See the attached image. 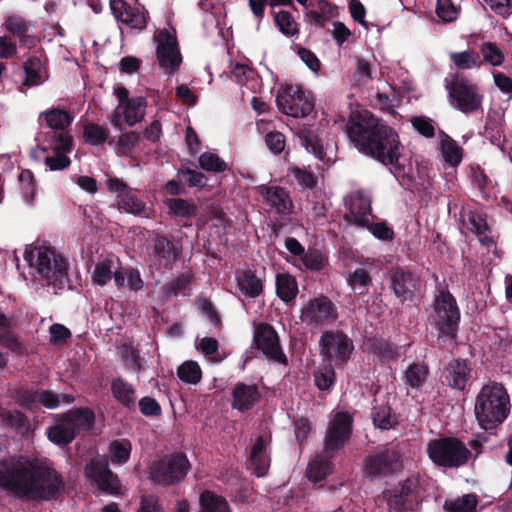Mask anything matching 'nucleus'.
Listing matches in <instances>:
<instances>
[{
  "instance_id": "4468645a",
  "label": "nucleus",
  "mask_w": 512,
  "mask_h": 512,
  "mask_svg": "<svg viewBox=\"0 0 512 512\" xmlns=\"http://www.w3.org/2000/svg\"><path fill=\"white\" fill-rule=\"evenodd\" d=\"M448 89L452 105L461 112L468 114L481 109L483 95L469 80L457 77Z\"/></svg>"
},
{
  "instance_id": "bb28decb",
  "label": "nucleus",
  "mask_w": 512,
  "mask_h": 512,
  "mask_svg": "<svg viewBox=\"0 0 512 512\" xmlns=\"http://www.w3.org/2000/svg\"><path fill=\"white\" fill-rule=\"evenodd\" d=\"M73 117L66 110L51 108L40 112L38 122L42 127L45 125L49 131L65 132L64 130L72 123Z\"/></svg>"
},
{
  "instance_id": "774afa93",
  "label": "nucleus",
  "mask_w": 512,
  "mask_h": 512,
  "mask_svg": "<svg viewBox=\"0 0 512 512\" xmlns=\"http://www.w3.org/2000/svg\"><path fill=\"white\" fill-rule=\"evenodd\" d=\"M298 55L312 72L317 73L320 70V61L311 50L306 48H299Z\"/></svg>"
},
{
  "instance_id": "680f3d73",
  "label": "nucleus",
  "mask_w": 512,
  "mask_h": 512,
  "mask_svg": "<svg viewBox=\"0 0 512 512\" xmlns=\"http://www.w3.org/2000/svg\"><path fill=\"white\" fill-rule=\"evenodd\" d=\"M299 260L307 269L315 271L322 269L325 263L323 255L317 250L304 252V255Z\"/></svg>"
},
{
  "instance_id": "f3484780",
  "label": "nucleus",
  "mask_w": 512,
  "mask_h": 512,
  "mask_svg": "<svg viewBox=\"0 0 512 512\" xmlns=\"http://www.w3.org/2000/svg\"><path fill=\"white\" fill-rule=\"evenodd\" d=\"M347 213L345 218L348 222L359 227L369 225L373 220L371 210V197L365 191H355L345 197Z\"/></svg>"
},
{
  "instance_id": "c756f323",
  "label": "nucleus",
  "mask_w": 512,
  "mask_h": 512,
  "mask_svg": "<svg viewBox=\"0 0 512 512\" xmlns=\"http://www.w3.org/2000/svg\"><path fill=\"white\" fill-rule=\"evenodd\" d=\"M24 86H38L48 79L45 65L40 58L33 56L24 63Z\"/></svg>"
},
{
  "instance_id": "5701e85b",
  "label": "nucleus",
  "mask_w": 512,
  "mask_h": 512,
  "mask_svg": "<svg viewBox=\"0 0 512 512\" xmlns=\"http://www.w3.org/2000/svg\"><path fill=\"white\" fill-rule=\"evenodd\" d=\"M398 457L395 451L385 450L365 459V473L370 476H378L393 471Z\"/></svg>"
},
{
  "instance_id": "ea45409f",
  "label": "nucleus",
  "mask_w": 512,
  "mask_h": 512,
  "mask_svg": "<svg viewBox=\"0 0 512 512\" xmlns=\"http://www.w3.org/2000/svg\"><path fill=\"white\" fill-rule=\"evenodd\" d=\"M112 393L116 400L126 407H131L135 404V390L131 384L125 382L122 378L113 380Z\"/></svg>"
},
{
  "instance_id": "e433bc0d",
  "label": "nucleus",
  "mask_w": 512,
  "mask_h": 512,
  "mask_svg": "<svg viewBox=\"0 0 512 512\" xmlns=\"http://www.w3.org/2000/svg\"><path fill=\"white\" fill-rule=\"evenodd\" d=\"M199 502V512H230L225 498L209 490L201 493Z\"/></svg>"
},
{
  "instance_id": "4be33fe9",
  "label": "nucleus",
  "mask_w": 512,
  "mask_h": 512,
  "mask_svg": "<svg viewBox=\"0 0 512 512\" xmlns=\"http://www.w3.org/2000/svg\"><path fill=\"white\" fill-rule=\"evenodd\" d=\"M113 15L122 23L134 29H143L146 26V14L139 8L129 6L123 0H110Z\"/></svg>"
},
{
  "instance_id": "9d476101",
  "label": "nucleus",
  "mask_w": 512,
  "mask_h": 512,
  "mask_svg": "<svg viewBox=\"0 0 512 512\" xmlns=\"http://www.w3.org/2000/svg\"><path fill=\"white\" fill-rule=\"evenodd\" d=\"M190 468L187 456L183 453L166 455L155 461L149 469V478L162 486L179 483Z\"/></svg>"
},
{
  "instance_id": "58836bf2",
  "label": "nucleus",
  "mask_w": 512,
  "mask_h": 512,
  "mask_svg": "<svg viewBox=\"0 0 512 512\" xmlns=\"http://www.w3.org/2000/svg\"><path fill=\"white\" fill-rule=\"evenodd\" d=\"M114 282L118 288L126 286L132 291H139L144 286L140 272L135 269H124L114 274Z\"/></svg>"
},
{
  "instance_id": "13d9d810",
  "label": "nucleus",
  "mask_w": 512,
  "mask_h": 512,
  "mask_svg": "<svg viewBox=\"0 0 512 512\" xmlns=\"http://www.w3.org/2000/svg\"><path fill=\"white\" fill-rule=\"evenodd\" d=\"M334 15L332 6L325 0L318 1L317 8L310 11L313 22L323 26Z\"/></svg>"
},
{
  "instance_id": "4c0bfd02",
  "label": "nucleus",
  "mask_w": 512,
  "mask_h": 512,
  "mask_svg": "<svg viewBox=\"0 0 512 512\" xmlns=\"http://www.w3.org/2000/svg\"><path fill=\"white\" fill-rule=\"evenodd\" d=\"M276 292L284 302L293 300L298 293V285L295 278L287 273L278 274L276 276Z\"/></svg>"
},
{
  "instance_id": "6ab92c4d",
  "label": "nucleus",
  "mask_w": 512,
  "mask_h": 512,
  "mask_svg": "<svg viewBox=\"0 0 512 512\" xmlns=\"http://www.w3.org/2000/svg\"><path fill=\"white\" fill-rule=\"evenodd\" d=\"M254 343L264 355L279 363H286V357L279 345L276 331L268 324H260L254 330Z\"/></svg>"
},
{
  "instance_id": "2eb2a0df",
  "label": "nucleus",
  "mask_w": 512,
  "mask_h": 512,
  "mask_svg": "<svg viewBox=\"0 0 512 512\" xmlns=\"http://www.w3.org/2000/svg\"><path fill=\"white\" fill-rule=\"evenodd\" d=\"M85 474L101 491L111 495L120 493L119 480L108 468V458L105 455L93 458L86 465Z\"/></svg>"
},
{
  "instance_id": "c9c22d12",
  "label": "nucleus",
  "mask_w": 512,
  "mask_h": 512,
  "mask_svg": "<svg viewBox=\"0 0 512 512\" xmlns=\"http://www.w3.org/2000/svg\"><path fill=\"white\" fill-rule=\"evenodd\" d=\"M440 145L444 161L450 166H458L463 159V149L446 134L442 136Z\"/></svg>"
},
{
  "instance_id": "79ce46f5",
  "label": "nucleus",
  "mask_w": 512,
  "mask_h": 512,
  "mask_svg": "<svg viewBox=\"0 0 512 512\" xmlns=\"http://www.w3.org/2000/svg\"><path fill=\"white\" fill-rule=\"evenodd\" d=\"M372 420L375 427L381 430L391 429L398 422L396 414L392 413L391 408L385 405L374 407Z\"/></svg>"
},
{
  "instance_id": "f8f14e48",
  "label": "nucleus",
  "mask_w": 512,
  "mask_h": 512,
  "mask_svg": "<svg viewBox=\"0 0 512 512\" xmlns=\"http://www.w3.org/2000/svg\"><path fill=\"white\" fill-rule=\"evenodd\" d=\"M276 102L282 113L295 118L305 117L313 110L309 94L299 85H287L281 88Z\"/></svg>"
},
{
  "instance_id": "37998d69",
  "label": "nucleus",
  "mask_w": 512,
  "mask_h": 512,
  "mask_svg": "<svg viewBox=\"0 0 512 512\" xmlns=\"http://www.w3.org/2000/svg\"><path fill=\"white\" fill-rule=\"evenodd\" d=\"M372 282L369 272L363 268H357L347 276L349 287L357 294H364Z\"/></svg>"
},
{
  "instance_id": "f704fd0d",
  "label": "nucleus",
  "mask_w": 512,
  "mask_h": 512,
  "mask_svg": "<svg viewBox=\"0 0 512 512\" xmlns=\"http://www.w3.org/2000/svg\"><path fill=\"white\" fill-rule=\"evenodd\" d=\"M164 204L168 208L169 214L177 218L190 219L197 212L195 204L181 198H167Z\"/></svg>"
},
{
  "instance_id": "c03bdc74",
  "label": "nucleus",
  "mask_w": 512,
  "mask_h": 512,
  "mask_svg": "<svg viewBox=\"0 0 512 512\" xmlns=\"http://www.w3.org/2000/svg\"><path fill=\"white\" fill-rule=\"evenodd\" d=\"M177 375L187 384H197L202 378V371L197 362L188 360L177 368Z\"/></svg>"
},
{
  "instance_id": "c85d7f7f",
  "label": "nucleus",
  "mask_w": 512,
  "mask_h": 512,
  "mask_svg": "<svg viewBox=\"0 0 512 512\" xmlns=\"http://www.w3.org/2000/svg\"><path fill=\"white\" fill-rule=\"evenodd\" d=\"M260 394L255 385L237 384L233 390L232 406L240 411L250 409L258 401Z\"/></svg>"
},
{
  "instance_id": "bf43d9fd",
  "label": "nucleus",
  "mask_w": 512,
  "mask_h": 512,
  "mask_svg": "<svg viewBox=\"0 0 512 512\" xmlns=\"http://www.w3.org/2000/svg\"><path fill=\"white\" fill-rule=\"evenodd\" d=\"M303 144L309 152L323 163L330 164L333 162L331 157H327V153L324 151L323 146L317 137L307 136L305 137Z\"/></svg>"
},
{
  "instance_id": "e2e57ef3",
  "label": "nucleus",
  "mask_w": 512,
  "mask_h": 512,
  "mask_svg": "<svg viewBox=\"0 0 512 512\" xmlns=\"http://www.w3.org/2000/svg\"><path fill=\"white\" fill-rule=\"evenodd\" d=\"M362 228L368 229L374 237L380 240H392L394 238V232L385 222L372 223L369 225L361 226Z\"/></svg>"
},
{
  "instance_id": "b1692460",
  "label": "nucleus",
  "mask_w": 512,
  "mask_h": 512,
  "mask_svg": "<svg viewBox=\"0 0 512 512\" xmlns=\"http://www.w3.org/2000/svg\"><path fill=\"white\" fill-rule=\"evenodd\" d=\"M391 286L397 298L401 301H411L416 289V279L402 269L396 268L391 271Z\"/></svg>"
},
{
  "instance_id": "5fc2aeb1",
  "label": "nucleus",
  "mask_w": 512,
  "mask_h": 512,
  "mask_svg": "<svg viewBox=\"0 0 512 512\" xmlns=\"http://www.w3.org/2000/svg\"><path fill=\"white\" fill-rule=\"evenodd\" d=\"M436 14L442 22H453L458 17L459 9L451 0H437Z\"/></svg>"
},
{
  "instance_id": "cd10ccee",
  "label": "nucleus",
  "mask_w": 512,
  "mask_h": 512,
  "mask_svg": "<svg viewBox=\"0 0 512 512\" xmlns=\"http://www.w3.org/2000/svg\"><path fill=\"white\" fill-rule=\"evenodd\" d=\"M470 376V367L466 360L455 359L446 368V380L449 386L463 390Z\"/></svg>"
},
{
  "instance_id": "338daca9",
  "label": "nucleus",
  "mask_w": 512,
  "mask_h": 512,
  "mask_svg": "<svg viewBox=\"0 0 512 512\" xmlns=\"http://www.w3.org/2000/svg\"><path fill=\"white\" fill-rule=\"evenodd\" d=\"M232 74L237 83L244 85L255 75L254 71L245 64H235L232 69Z\"/></svg>"
},
{
  "instance_id": "412c9836",
  "label": "nucleus",
  "mask_w": 512,
  "mask_h": 512,
  "mask_svg": "<svg viewBox=\"0 0 512 512\" xmlns=\"http://www.w3.org/2000/svg\"><path fill=\"white\" fill-rule=\"evenodd\" d=\"M260 194L270 214L283 219L292 213L293 203L284 188L278 186L262 187Z\"/></svg>"
},
{
  "instance_id": "a878e982",
  "label": "nucleus",
  "mask_w": 512,
  "mask_h": 512,
  "mask_svg": "<svg viewBox=\"0 0 512 512\" xmlns=\"http://www.w3.org/2000/svg\"><path fill=\"white\" fill-rule=\"evenodd\" d=\"M250 465L258 477L266 475L270 467L267 440L262 436H258L251 447Z\"/></svg>"
},
{
  "instance_id": "3c124183",
  "label": "nucleus",
  "mask_w": 512,
  "mask_h": 512,
  "mask_svg": "<svg viewBox=\"0 0 512 512\" xmlns=\"http://www.w3.org/2000/svg\"><path fill=\"white\" fill-rule=\"evenodd\" d=\"M483 62L491 66H501L504 62L503 52L492 42H484L480 47Z\"/></svg>"
},
{
  "instance_id": "4d7b16f0",
  "label": "nucleus",
  "mask_w": 512,
  "mask_h": 512,
  "mask_svg": "<svg viewBox=\"0 0 512 512\" xmlns=\"http://www.w3.org/2000/svg\"><path fill=\"white\" fill-rule=\"evenodd\" d=\"M275 23L279 30L286 36H293L298 32L295 20L287 11H279L275 16Z\"/></svg>"
},
{
  "instance_id": "423d86ee",
  "label": "nucleus",
  "mask_w": 512,
  "mask_h": 512,
  "mask_svg": "<svg viewBox=\"0 0 512 512\" xmlns=\"http://www.w3.org/2000/svg\"><path fill=\"white\" fill-rule=\"evenodd\" d=\"M35 142L31 156L37 160L43 158L50 171L64 170L70 166L68 154L73 148V138L69 133L40 130L35 136Z\"/></svg>"
},
{
  "instance_id": "9b49d317",
  "label": "nucleus",
  "mask_w": 512,
  "mask_h": 512,
  "mask_svg": "<svg viewBox=\"0 0 512 512\" xmlns=\"http://www.w3.org/2000/svg\"><path fill=\"white\" fill-rule=\"evenodd\" d=\"M154 42L156 43V57L159 67L167 74L175 73L182 63L175 31L172 29L156 31Z\"/></svg>"
},
{
  "instance_id": "20e7f679",
  "label": "nucleus",
  "mask_w": 512,
  "mask_h": 512,
  "mask_svg": "<svg viewBox=\"0 0 512 512\" xmlns=\"http://www.w3.org/2000/svg\"><path fill=\"white\" fill-rule=\"evenodd\" d=\"M24 259L34 277L46 285H52L55 292L68 283V262L53 247L45 244L26 247Z\"/></svg>"
},
{
  "instance_id": "69168bd1",
  "label": "nucleus",
  "mask_w": 512,
  "mask_h": 512,
  "mask_svg": "<svg viewBox=\"0 0 512 512\" xmlns=\"http://www.w3.org/2000/svg\"><path fill=\"white\" fill-rule=\"evenodd\" d=\"M137 512H165L160 500L155 495H144Z\"/></svg>"
},
{
  "instance_id": "39448f33",
  "label": "nucleus",
  "mask_w": 512,
  "mask_h": 512,
  "mask_svg": "<svg viewBox=\"0 0 512 512\" xmlns=\"http://www.w3.org/2000/svg\"><path fill=\"white\" fill-rule=\"evenodd\" d=\"M510 408V397L504 385L489 382L480 389L474 412L479 425L485 430H490L504 422Z\"/></svg>"
},
{
  "instance_id": "1a4fd4ad",
  "label": "nucleus",
  "mask_w": 512,
  "mask_h": 512,
  "mask_svg": "<svg viewBox=\"0 0 512 512\" xmlns=\"http://www.w3.org/2000/svg\"><path fill=\"white\" fill-rule=\"evenodd\" d=\"M460 319L455 298L445 290L438 291L434 300V311L430 323L438 330V336L454 337Z\"/></svg>"
},
{
  "instance_id": "72a5a7b5",
  "label": "nucleus",
  "mask_w": 512,
  "mask_h": 512,
  "mask_svg": "<svg viewBox=\"0 0 512 512\" xmlns=\"http://www.w3.org/2000/svg\"><path fill=\"white\" fill-rule=\"evenodd\" d=\"M154 252L159 264L164 267L170 266L178 257V251L173 243L162 236H157L154 239Z\"/></svg>"
},
{
  "instance_id": "a18cd8bd",
  "label": "nucleus",
  "mask_w": 512,
  "mask_h": 512,
  "mask_svg": "<svg viewBox=\"0 0 512 512\" xmlns=\"http://www.w3.org/2000/svg\"><path fill=\"white\" fill-rule=\"evenodd\" d=\"M428 367L424 364L415 363L410 365L405 372L406 383L414 389H419L426 382Z\"/></svg>"
},
{
  "instance_id": "a211bd4d",
  "label": "nucleus",
  "mask_w": 512,
  "mask_h": 512,
  "mask_svg": "<svg viewBox=\"0 0 512 512\" xmlns=\"http://www.w3.org/2000/svg\"><path fill=\"white\" fill-rule=\"evenodd\" d=\"M321 355L335 362H345L352 350L351 340L339 332H325L320 339Z\"/></svg>"
},
{
  "instance_id": "0e129e2a",
  "label": "nucleus",
  "mask_w": 512,
  "mask_h": 512,
  "mask_svg": "<svg viewBox=\"0 0 512 512\" xmlns=\"http://www.w3.org/2000/svg\"><path fill=\"white\" fill-rule=\"evenodd\" d=\"M265 143L272 153L278 154L285 148V136L280 132H269L265 136Z\"/></svg>"
},
{
  "instance_id": "6e6d98bb",
  "label": "nucleus",
  "mask_w": 512,
  "mask_h": 512,
  "mask_svg": "<svg viewBox=\"0 0 512 512\" xmlns=\"http://www.w3.org/2000/svg\"><path fill=\"white\" fill-rule=\"evenodd\" d=\"M315 384L320 390H329L334 384L335 372L331 365L320 367L314 375Z\"/></svg>"
},
{
  "instance_id": "603ef678",
  "label": "nucleus",
  "mask_w": 512,
  "mask_h": 512,
  "mask_svg": "<svg viewBox=\"0 0 512 512\" xmlns=\"http://www.w3.org/2000/svg\"><path fill=\"white\" fill-rule=\"evenodd\" d=\"M477 498L475 495L467 494L453 501L445 503V508L449 512H475Z\"/></svg>"
},
{
  "instance_id": "6e6552de",
  "label": "nucleus",
  "mask_w": 512,
  "mask_h": 512,
  "mask_svg": "<svg viewBox=\"0 0 512 512\" xmlns=\"http://www.w3.org/2000/svg\"><path fill=\"white\" fill-rule=\"evenodd\" d=\"M427 453L433 463L443 467L462 466L471 455L463 442L452 437L429 441Z\"/></svg>"
},
{
  "instance_id": "2f4dec72",
  "label": "nucleus",
  "mask_w": 512,
  "mask_h": 512,
  "mask_svg": "<svg viewBox=\"0 0 512 512\" xmlns=\"http://www.w3.org/2000/svg\"><path fill=\"white\" fill-rule=\"evenodd\" d=\"M29 405H34L37 402L42 403L46 408L53 409L59 406L61 402L65 404H71L74 401V397L67 394H62L60 396L50 392H30L27 395Z\"/></svg>"
},
{
  "instance_id": "473e14b6",
  "label": "nucleus",
  "mask_w": 512,
  "mask_h": 512,
  "mask_svg": "<svg viewBox=\"0 0 512 512\" xmlns=\"http://www.w3.org/2000/svg\"><path fill=\"white\" fill-rule=\"evenodd\" d=\"M236 280L240 292L247 297L256 298L263 290L261 280L251 271H243L237 274Z\"/></svg>"
},
{
  "instance_id": "7ed1b4c3",
  "label": "nucleus",
  "mask_w": 512,
  "mask_h": 512,
  "mask_svg": "<svg viewBox=\"0 0 512 512\" xmlns=\"http://www.w3.org/2000/svg\"><path fill=\"white\" fill-rule=\"evenodd\" d=\"M352 432V415L348 412L333 413L324 438L323 452L309 462L306 475L314 483L323 480L332 471L330 458L341 450Z\"/></svg>"
},
{
  "instance_id": "7c9ffc66",
  "label": "nucleus",
  "mask_w": 512,
  "mask_h": 512,
  "mask_svg": "<svg viewBox=\"0 0 512 512\" xmlns=\"http://www.w3.org/2000/svg\"><path fill=\"white\" fill-rule=\"evenodd\" d=\"M488 229L487 222L482 215L476 212H469L463 217L462 220V231L472 232L479 237L481 244L488 246L492 243V239L485 235V231Z\"/></svg>"
},
{
  "instance_id": "ddd939ff",
  "label": "nucleus",
  "mask_w": 512,
  "mask_h": 512,
  "mask_svg": "<svg viewBox=\"0 0 512 512\" xmlns=\"http://www.w3.org/2000/svg\"><path fill=\"white\" fill-rule=\"evenodd\" d=\"M106 187L111 193L116 195L119 208L126 213L143 216L145 218H152L154 216V210L151 207H147L137 196L136 191L128 187L121 179H107Z\"/></svg>"
},
{
  "instance_id": "49530a36",
  "label": "nucleus",
  "mask_w": 512,
  "mask_h": 512,
  "mask_svg": "<svg viewBox=\"0 0 512 512\" xmlns=\"http://www.w3.org/2000/svg\"><path fill=\"white\" fill-rule=\"evenodd\" d=\"M373 70L371 64L364 59H358L353 73L352 81L355 86L366 88L373 80Z\"/></svg>"
},
{
  "instance_id": "393cba45",
  "label": "nucleus",
  "mask_w": 512,
  "mask_h": 512,
  "mask_svg": "<svg viewBox=\"0 0 512 512\" xmlns=\"http://www.w3.org/2000/svg\"><path fill=\"white\" fill-rule=\"evenodd\" d=\"M32 23L26 22L19 16H9L6 19V28L17 37L20 44L27 48H33L37 45L38 39L32 32Z\"/></svg>"
},
{
  "instance_id": "8fccbe9b",
  "label": "nucleus",
  "mask_w": 512,
  "mask_h": 512,
  "mask_svg": "<svg viewBox=\"0 0 512 512\" xmlns=\"http://www.w3.org/2000/svg\"><path fill=\"white\" fill-rule=\"evenodd\" d=\"M388 91L378 92L376 104L383 111L394 112V108L400 104V97L396 90L387 84Z\"/></svg>"
},
{
  "instance_id": "864d4df0",
  "label": "nucleus",
  "mask_w": 512,
  "mask_h": 512,
  "mask_svg": "<svg viewBox=\"0 0 512 512\" xmlns=\"http://www.w3.org/2000/svg\"><path fill=\"white\" fill-rule=\"evenodd\" d=\"M201 168L211 172H223L227 169V164L215 153L204 152L199 157Z\"/></svg>"
},
{
  "instance_id": "052dcab7",
  "label": "nucleus",
  "mask_w": 512,
  "mask_h": 512,
  "mask_svg": "<svg viewBox=\"0 0 512 512\" xmlns=\"http://www.w3.org/2000/svg\"><path fill=\"white\" fill-rule=\"evenodd\" d=\"M86 142L92 145H99L107 138V131L97 124H87L83 132Z\"/></svg>"
},
{
  "instance_id": "f03ea898",
  "label": "nucleus",
  "mask_w": 512,
  "mask_h": 512,
  "mask_svg": "<svg viewBox=\"0 0 512 512\" xmlns=\"http://www.w3.org/2000/svg\"><path fill=\"white\" fill-rule=\"evenodd\" d=\"M350 141L359 152L385 166L398 168L402 145L394 129L380 121L368 110L351 113L346 128Z\"/></svg>"
},
{
  "instance_id": "de8ad7c7",
  "label": "nucleus",
  "mask_w": 512,
  "mask_h": 512,
  "mask_svg": "<svg viewBox=\"0 0 512 512\" xmlns=\"http://www.w3.org/2000/svg\"><path fill=\"white\" fill-rule=\"evenodd\" d=\"M132 446L130 441L126 439L114 440L109 445V452L112 463L124 464L128 461L131 454Z\"/></svg>"
},
{
  "instance_id": "aec40b11",
  "label": "nucleus",
  "mask_w": 512,
  "mask_h": 512,
  "mask_svg": "<svg viewBox=\"0 0 512 512\" xmlns=\"http://www.w3.org/2000/svg\"><path fill=\"white\" fill-rule=\"evenodd\" d=\"M147 107L146 98L143 96L131 97L124 104H118L112 115V123L121 129L122 123L133 126L143 120Z\"/></svg>"
},
{
  "instance_id": "0eeeda50",
  "label": "nucleus",
  "mask_w": 512,
  "mask_h": 512,
  "mask_svg": "<svg viewBox=\"0 0 512 512\" xmlns=\"http://www.w3.org/2000/svg\"><path fill=\"white\" fill-rule=\"evenodd\" d=\"M93 423L94 413L90 409L69 410L48 428L47 436L52 443L64 446L71 443L79 432L90 429Z\"/></svg>"
},
{
  "instance_id": "f257e3e1",
  "label": "nucleus",
  "mask_w": 512,
  "mask_h": 512,
  "mask_svg": "<svg viewBox=\"0 0 512 512\" xmlns=\"http://www.w3.org/2000/svg\"><path fill=\"white\" fill-rule=\"evenodd\" d=\"M0 487L31 500L55 498L63 481L47 459L10 455L0 461Z\"/></svg>"
},
{
  "instance_id": "09e8293b",
  "label": "nucleus",
  "mask_w": 512,
  "mask_h": 512,
  "mask_svg": "<svg viewBox=\"0 0 512 512\" xmlns=\"http://www.w3.org/2000/svg\"><path fill=\"white\" fill-rule=\"evenodd\" d=\"M450 60L458 69H479L482 61L471 51L453 52L450 54Z\"/></svg>"
},
{
  "instance_id": "a19ab883",
  "label": "nucleus",
  "mask_w": 512,
  "mask_h": 512,
  "mask_svg": "<svg viewBox=\"0 0 512 512\" xmlns=\"http://www.w3.org/2000/svg\"><path fill=\"white\" fill-rule=\"evenodd\" d=\"M115 272H119L115 268V263L112 259H104L98 262L92 272V280L95 284L104 286L112 278H114Z\"/></svg>"
},
{
  "instance_id": "dca6fc26",
  "label": "nucleus",
  "mask_w": 512,
  "mask_h": 512,
  "mask_svg": "<svg viewBox=\"0 0 512 512\" xmlns=\"http://www.w3.org/2000/svg\"><path fill=\"white\" fill-rule=\"evenodd\" d=\"M337 318L335 305L325 296L308 300L302 305L301 320L308 325L320 326Z\"/></svg>"
}]
</instances>
